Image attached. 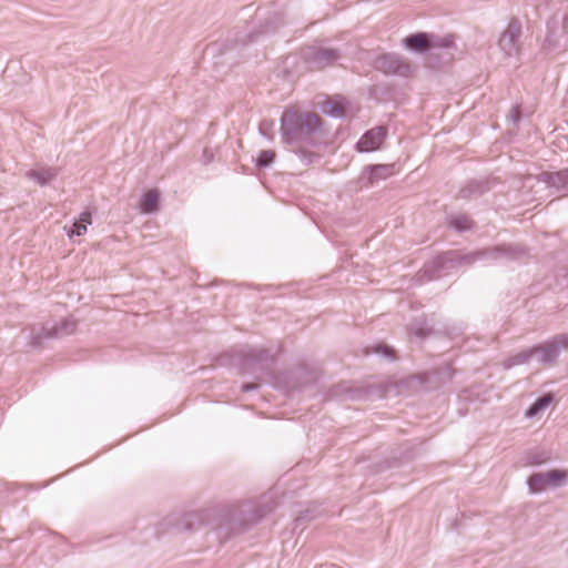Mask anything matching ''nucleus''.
I'll list each match as a JSON object with an SVG mask.
<instances>
[{"instance_id":"20","label":"nucleus","mask_w":568,"mask_h":568,"mask_svg":"<svg viewBox=\"0 0 568 568\" xmlns=\"http://www.w3.org/2000/svg\"><path fill=\"white\" fill-rule=\"evenodd\" d=\"M531 361H534L532 358V352L529 349L527 351H523V352H519L518 354L516 355H513L510 356L509 358H507L504 363H503V367L505 369H510L515 366H518V365H523V364H528L530 363Z\"/></svg>"},{"instance_id":"7","label":"nucleus","mask_w":568,"mask_h":568,"mask_svg":"<svg viewBox=\"0 0 568 568\" xmlns=\"http://www.w3.org/2000/svg\"><path fill=\"white\" fill-rule=\"evenodd\" d=\"M75 322L73 320H63L58 325L41 326L39 329H32V345H38L44 338L61 337L70 335L75 331Z\"/></svg>"},{"instance_id":"27","label":"nucleus","mask_w":568,"mask_h":568,"mask_svg":"<svg viewBox=\"0 0 568 568\" xmlns=\"http://www.w3.org/2000/svg\"><path fill=\"white\" fill-rule=\"evenodd\" d=\"M520 118H521V114H520V109L518 105L514 106L510 111V114H509V120L514 123V124H518L519 121H520Z\"/></svg>"},{"instance_id":"13","label":"nucleus","mask_w":568,"mask_h":568,"mask_svg":"<svg viewBox=\"0 0 568 568\" xmlns=\"http://www.w3.org/2000/svg\"><path fill=\"white\" fill-rule=\"evenodd\" d=\"M404 44L409 50L423 52L432 48V36L424 32L415 33L405 38Z\"/></svg>"},{"instance_id":"16","label":"nucleus","mask_w":568,"mask_h":568,"mask_svg":"<svg viewBox=\"0 0 568 568\" xmlns=\"http://www.w3.org/2000/svg\"><path fill=\"white\" fill-rule=\"evenodd\" d=\"M57 170L53 168H40L28 171L27 176L43 186L51 182L57 176Z\"/></svg>"},{"instance_id":"33","label":"nucleus","mask_w":568,"mask_h":568,"mask_svg":"<svg viewBox=\"0 0 568 568\" xmlns=\"http://www.w3.org/2000/svg\"><path fill=\"white\" fill-rule=\"evenodd\" d=\"M265 124H266V121H263V122L261 123V125H260V129L262 130V129H263V126H264Z\"/></svg>"},{"instance_id":"2","label":"nucleus","mask_w":568,"mask_h":568,"mask_svg":"<svg viewBox=\"0 0 568 568\" xmlns=\"http://www.w3.org/2000/svg\"><path fill=\"white\" fill-rule=\"evenodd\" d=\"M320 129L321 120L315 113L287 109L281 118V134L287 144L307 142Z\"/></svg>"},{"instance_id":"30","label":"nucleus","mask_w":568,"mask_h":568,"mask_svg":"<svg viewBox=\"0 0 568 568\" xmlns=\"http://www.w3.org/2000/svg\"><path fill=\"white\" fill-rule=\"evenodd\" d=\"M257 386L255 384H243L241 386V390L244 392V393H247V392H251V390H254L256 389Z\"/></svg>"},{"instance_id":"26","label":"nucleus","mask_w":568,"mask_h":568,"mask_svg":"<svg viewBox=\"0 0 568 568\" xmlns=\"http://www.w3.org/2000/svg\"><path fill=\"white\" fill-rule=\"evenodd\" d=\"M374 353H376L377 355H381L383 357H386L388 359H393L394 358V355H393V349L389 348L388 346L386 345H382V344H378L376 345L374 348H373Z\"/></svg>"},{"instance_id":"24","label":"nucleus","mask_w":568,"mask_h":568,"mask_svg":"<svg viewBox=\"0 0 568 568\" xmlns=\"http://www.w3.org/2000/svg\"><path fill=\"white\" fill-rule=\"evenodd\" d=\"M275 159V152L273 150L261 151L256 158L255 164L257 168L268 166Z\"/></svg>"},{"instance_id":"22","label":"nucleus","mask_w":568,"mask_h":568,"mask_svg":"<svg viewBox=\"0 0 568 568\" xmlns=\"http://www.w3.org/2000/svg\"><path fill=\"white\" fill-rule=\"evenodd\" d=\"M552 402V396L550 394L544 395L539 397L527 410L526 417L531 418L539 413L544 412Z\"/></svg>"},{"instance_id":"10","label":"nucleus","mask_w":568,"mask_h":568,"mask_svg":"<svg viewBox=\"0 0 568 568\" xmlns=\"http://www.w3.org/2000/svg\"><path fill=\"white\" fill-rule=\"evenodd\" d=\"M386 136V129L376 126L365 132L359 141L356 143V149L359 152H372L382 145Z\"/></svg>"},{"instance_id":"5","label":"nucleus","mask_w":568,"mask_h":568,"mask_svg":"<svg viewBox=\"0 0 568 568\" xmlns=\"http://www.w3.org/2000/svg\"><path fill=\"white\" fill-rule=\"evenodd\" d=\"M568 349V334H558L530 348L532 358L544 366L554 365L560 353Z\"/></svg>"},{"instance_id":"25","label":"nucleus","mask_w":568,"mask_h":568,"mask_svg":"<svg viewBox=\"0 0 568 568\" xmlns=\"http://www.w3.org/2000/svg\"><path fill=\"white\" fill-rule=\"evenodd\" d=\"M296 155L300 158L301 162L305 165H308V164H312L314 163L315 161L318 160V155L313 153V152H310V151H306V150H300L296 152Z\"/></svg>"},{"instance_id":"31","label":"nucleus","mask_w":568,"mask_h":568,"mask_svg":"<svg viewBox=\"0 0 568 568\" xmlns=\"http://www.w3.org/2000/svg\"><path fill=\"white\" fill-rule=\"evenodd\" d=\"M413 332H414V334H415V335H417V336H424V335H425V332H424V329H423V328H416V327H414V328H413Z\"/></svg>"},{"instance_id":"34","label":"nucleus","mask_w":568,"mask_h":568,"mask_svg":"<svg viewBox=\"0 0 568 568\" xmlns=\"http://www.w3.org/2000/svg\"><path fill=\"white\" fill-rule=\"evenodd\" d=\"M424 272H425V273L429 272L428 266H426V265H425V267H424Z\"/></svg>"},{"instance_id":"3","label":"nucleus","mask_w":568,"mask_h":568,"mask_svg":"<svg viewBox=\"0 0 568 568\" xmlns=\"http://www.w3.org/2000/svg\"><path fill=\"white\" fill-rule=\"evenodd\" d=\"M526 252L519 246H495L491 248H487L485 251H477L468 255L459 256L456 252L449 251L439 256H437L432 262V267L434 268V277L439 276V272L446 268L447 264H463V263H474L480 260H490L497 261L503 258H517L520 255H524ZM433 278V276L430 277Z\"/></svg>"},{"instance_id":"1","label":"nucleus","mask_w":568,"mask_h":568,"mask_svg":"<svg viewBox=\"0 0 568 568\" xmlns=\"http://www.w3.org/2000/svg\"><path fill=\"white\" fill-rule=\"evenodd\" d=\"M263 516L264 513L246 510L245 505L216 506L183 514L178 519L176 528L190 532L209 527L219 539L226 540Z\"/></svg>"},{"instance_id":"21","label":"nucleus","mask_w":568,"mask_h":568,"mask_svg":"<svg viewBox=\"0 0 568 568\" xmlns=\"http://www.w3.org/2000/svg\"><path fill=\"white\" fill-rule=\"evenodd\" d=\"M448 225L457 232H464L471 229L473 222L465 214H453L447 217Z\"/></svg>"},{"instance_id":"29","label":"nucleus","mask_w":568,"mask_h":568,"mask_svg":"<svg viewBox=\"0 0 568 568\" xmlns=\"http://www.w3.org/2000/svg\"><path fill=\"white\" fill-rule=\"evenodd\" d=\"M548 30H550V23H548ZM552 32L551 31H548V34L546 37V43L548 44V47H551V45H555V41L552 40Z\"/></svg>"},{"instance_id":"11","label":"nucleus","mask_w":568,"mask_h":568,"mask_svg":"<svg viewBox=\"0 0 568 568\" xmlns=\"http://www.w3.org/2000/svg\"><path fill=\"white\" fill-rule=\"evenodd\" d=\"M338 58L339 53L329 48H313L306 53L307 61L317 68L329 65Z\"/></svg>"},{"instance_id":"9","label":"nucleus","mask_w":568,"mask_h":568,"mask_svg":"<svg viewBox=\"0 0 568 568\" xmlns=\"http://www.w3.org/2000/svg\"><path fill=\"white\" fill-rule=\"evenodd\" d=\"M376 68L384 73L407 77L410 73V64L398 54H383L376 60Z\"/></svg>"},{"instance_id":"17","label":"nucleus","mask_w":568,"mask_h":568,"mask_svg":"<svg viewBox=\"0 0 568 568\" xmlns=\"http://www.w3.org/2000/svg\"><path fill=\"white\" fill-rule=\"evenodd\" d=\"M320 109L324 114L335 119H342L346 115L344 106L339 100L327 99L321 103Z\"/></svg>"},{"instance_id":"8","label":"nucleus","mask_w":568,"mask_h":568,"mask_svg":"<svg viewBox=\"0 0 568 568\" xmlns=\"http://www.w3.org/2000/svg\"><path fill=\"white\" fill-rule=\"evenodd\" d=\"M565 478L566 473L561 470L536 473L527 479V485L531 494H538L546 490L549 486H556Z\"/></svg>"},{"instance_id":"15","label":"nucleus","mask_w":568,"mask_h":568,"mask_svg":"<svg viewBox=\"0 0 568 568\" xmlns=\"http://www.w3.org/2000/svg\"><path fill=\"white\" fill-rule=\"evenodd\" d=\"M89 224H91V213L84 211L80 214L78 221H75L70 227L65 225L64 230L69 237L80 236L87 232V226Z\"/></svg>"},{"instance_id":"32","label":"nucleus","mask_w":568,"mask_h":568,"mask_svg":"<svg viewBox=\"0 0 568 568\" xmlns=\"http://www.w3.org/2000/svg\"><path fill=\"white\" fill-rule=\"evenodd\" d=\"M16 545H17V541H14V540H13V541H11V542H10V548H11V549H13V548L16 547Z\"/></svg>"},{"instance_id":"4","label":"nucleus","mask_w":568,"mask_h":568,"mask_svg":"<svg viewBox=\"0 0 568 568\" xmlns=\"http://www.w3.org/2000/svg\"><path fill=\"white\" fill-rule=\"evenodd\" d=\"M241 366L244 373L254 375L260 379L268 365L274 361L275 354L263 347L247 346L240 352Z\"/></svg>"},{"instance_id":"19","label":"nucleus","mask_w":568,"mask_h":568,"mask_svg":"<svg viewBox=\"0 0 568 568\" xmlns=\"http://www.w3.org/2000/svg\"><path fill=\"white\" fill-rule=\"evenodd\" d=\"M159 194L155 190L148 191L140 201V210L145 213H154L158 210Z\"/></svg>"},{"instance_id":"12","label":"nucleus","mask_w":568,"mask_h":568,"mask_svg":"<svg viewBox=\"0 0 568 568\" xmlns=\"http://www.w3.org/2000/svg\"><path fill=\"white\" fill-rule=\"evenodd\" d=\"M540 180L559 192L568 193V169L558 172H544Z\"/></svg>"},{"instance_id":"6","label":"nucleus","mask_w":568,"mask_h":568,"mask_svg":"<svg viewBox=\"0 0 568 568\" xmlns=\"http://www.w3.org/2000/svg\"><path fill=\"white\" fill-rule=\"evenodd\" d=\"M521 23L517 19H513L506 30L501 33L498 47L507 57H517L520 52Z\"/></svg>"},{"instance_id":"23","label":"nucleus","mask_w":568,"mask_h":568,"mask_svg":"<svg viewBox=\"0 0 568 568\" xmlns=\"http://www.w3.org/2000/svg\"><path fill=\"white\" fill-rule=\"evenodd\" d=\"M550 460V456L546 452H531L527 455V464L539 466Z\"/></svg>"},{"instance_id":"18","label":"nucleus","mask_w":568,"mask_h":568,"mask_svg":"<svg viewBox=\"0 0 568 568\" xmlns=\"http://www.w3.org/2000/svg\"><path fill=\"white\" fill-rule=\"evenodd\" d=\"M488 184L485 181H470L459 192V195L464 199L471 197L474 195H480L488 191Z\"/></svg>"},{"instance_id":"14","label":"nucleus","mask_w":568,"mask_h":568,"mask_svg":"<svg viewBox=\"0 0 568 568\" xmlns=\"http://www.w3.org/2000/svg\"><path fill=\"white\" fill-rule=\"evenodd\" d=\"M394 164H375L366 168L368 180L374 183L379 180H386L394 174Z\"/></svg>"},{"instance_id":"28","label":"nucleus","mask_w":568,"mask_h":568,"mask_svg":"<svg viewBox=\"0 0 568 568\" xmlns=\"http://www.w3.org/2000/svg\"><path fill=\"white\" fill-rule=\"evenodd\" d=\"M212 160H213V154L209 150H204L203 151V162L205 164H207V163L212 162Z\"/></svg>"}]
</instances>
